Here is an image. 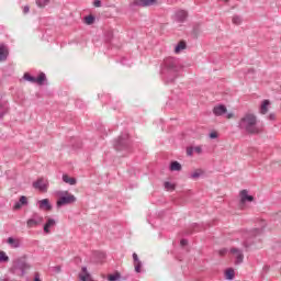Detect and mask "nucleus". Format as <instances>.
Masks as SVG:
<instances>
[{
	"mask_svg": "<svg viewBox=\"0 0 281 281\" xmlns=\"http://www.w3.org/2000/svg\"><path fill=\"white\" fill-rule=\"evenodd\" d=\"M115 150H126L128 148V143L126 142H116L114 144Z\"/></svg>",
	"mask_w": 281,
	"mask_h": 281,
	"instance_id": "22",
	"label": "nucleus"
},
{
	"mask_svg": "<svg viewBox=\"0 0 281 281\" xmlns=\"http://www.w3.org/2000/svg\"><path fill=\"white\" fill-rule=\"evenodd\" d=\"M128 139H131V135H128V134L125 132V133H122V134L119 136L117 142H128Z\"/></svg>",
	"mask_w": 281,
	"mask_h": 281,
	"instance_id": "28",
	"label": "nucleus"
},
{
	"mask_svg": "<svg viewBox=\"0 0 281 281\" xmlns=\"http://www.w3.org/2000/svg\"><path fill=\"white\" fill-rule=\"evenodd\" d=\"M165 189L166 190H175V184H172L170 182H165Z\"/></svg>",
	"mask_w": 281,
	"mask_h": 281,
	"instance_id": "35",
	"label": "nucleus"
},
{
	"mask_svg": "<svg viewBox=\"0 0 281 281\" xmlns=\"http://www.w3.org/2000/svg\"><path fill=\"white\" fill-rule=\"evenodd\" d=\"M66 195L60 196L57 200V207H63V205H71L76 203L77 199L74 194H70L69 192H65Z\"/></svg>",
	"mask_w": 281,
	"mask_h": 281,
	"instance_id": "6",
	"label": "nucleus"
},
{
	"mask_svg": "<svg viewBox=\"0 0 281 281\" xmlns=\"http://www.w3.org/2000/svg\"><path fill=\"white\" fill-rule=\"evenodd\" d=\"M134 269L136 273H142V261H137L136 263H134Z\"/></svg>",
	"mask_w": 281,
	"mask_h": 281,
	"instance_id": "33",
	"label": "nucleus"
},
{
	"mask_svg": "<svg viewBox=\"0 0 281 281\" xmlns=\"http://www.w3.org/2000/svg\"><path fill=\"white\" fill-rule=\"evenodd\" d=\"M10 52L8 50V46L0 45V60H8Z\"/></svg>",
	"mask_w": 281,
	"mask_h": 281,
	"instance_id": "18",
	"label": "nucleus"
},
{
	"mask_svg": "<svg viewBox=\"0 0 281 281\" xmlns=\"http://www.w3.org/2000/svg\"><path fill=\"white\" fill-rule=\"evenodd\" d=\"M226 117H227V120H232V117H234V113H227Z\"/></svg>",
	"mask_w": 281,
	"mask_h": 281,
	"instance_id": "47",
	"label": "nucleus"
},
{
	"mask_svg": "<svg viewBox=\"0 0 281 281\" xmlns=\"http://www.w3.org/2000/svg\"><path fill=\"white\" fill-rule=\"evenodd\" d=\"M56 226V220L52 218V217H48L47 218V222L45 223L44 225V233L45 234H52V227H55Z\"/></svg>",
	"mask_w": 281,
	"mask_h": 281,
	"instance_id": "15",
	"label": "nucleus"
},
{
	"mask_svg": "<svg viewBox=\"0 0 281 281\" xmlns=\"http://www.w3.org/2000/svg\"><path fill=\"white\" fill-rule=\"evenodd\" d=\"M193 153H196V155H201L203 153V149L201 146L193 147Z\"/></svg>",
	"mask_w": 281,
	"mask_h": 281,
	"instance_id": "36",
	"label": "nucleus"
},
{
	"mask_svg": "<svg viewBox=\"0 0 281 281\" xmlns=\"http://www.w3.org/2000/svg\"><path fill=\"white\" fill-rule=\"evenodd\" d=\"M29 269H31V266L30 263L25 262V259H16L15 261H13V265L10 268V273L23 278V276H25V271H27Z\"/></svg>",
	"mask_w": 281,
	"mask_h": 281,
	"instance_id": "4",
	"label": "nucleus"
},
{
	"mask_svg": "<svg viewBox=\"0 0 281 281\" xmlns=\"http://www.w3.org/2000/svg\"><path fill=\"white\" fill-rule=\"evenodd\" d=\"M181 71V64L175 57H168L164 60L161 66V76L167 85L179 78Z\"/></svg>",
	"mask_w": 281,
	"mask_h": 281,
	"instance_id": "2",
	"label": "nucleus"
},
{
	"mask_svg": "<svg viewBox=\"0 0 281 281\" xmlns=\"http://www.w3.org/2000/svg\"><path fill=\"white\" fill-rule=\"evenodd\" d=\"M180 245L181 247H186L188 245V239H181Z\"/></svg>",
	"mask_w": 281,
	"mask_h": 281,
	"instance_id": "42",
	"label": "nucleus"
},
{
	"mask_svg": "<svg viewBox=\"0 0 281 281\" xmlns=\"http://www.w3.org/2000/svg\"><path fill=\"white\" fill-rule=\"evenodd\" d=\"M201 175H203V170L198 169L195 170L193 173H191V179H199V177H201Z\"/></svg>",
	"mask_w": 281,
	"mask_h": 281,
	"instance_id": "31",
	"label": "nucleus"
},
{
	"mask_svg": "<svg viewBox=\"0 0 281 281\" xmlns=\"http://www.w3.org/2000/svg\"><path fill=\"white\" fill-rule=\"evenodd\" d=\"M157 3V0H135L133 5H137L138 8H150Z\"/></svg>",
	"mask_w": 281,
	"mask_h": 281,
	"instance_id": "12",
	"label": "nucleus"
},
{
	"mask_svg": "<svg viewBox=\"0 0 281 281\" xmlns=\"http://www.w3.org/2000/svg\"><path fill=\"white\" fill-rule=\"evenodd\" d=\"M193 154H194V147H189V148H187V155H188L189 157H192Z\"/></svg>",
	"mask_w": 281,
	"mask_h": 281,
	"instance_id": "37",
	"label": "nucleus"
},
{
	"mask_svg": "<svg viewBox=\"0 0 281 281\" xmlns=\"http://www.w3.org/2000/svg\"><path fill=\"white\" fill-rule=\"evenodd\" d=\"M23 79L26 80L27 82H32V85H44L45 83V80H47V76H45V72H41L38 75V77H32L30 75V72H25L24 76H23Z\"/></svg>",
	"mask_w": 281,
	"mask_h": 281,
	"instance_id": "5",
	"label": "nucleus"
},
{
	"mask_svg": "<svg viewBox=\"0 0 281 281\" xmlns=\"http://www.w3.org/2000/svg\"><path fill=\"white\" fill-rule=\"evenodd\" d=\"M213 113L217 117H221L222 115L227 114V108L223 104L216 105V106L213 108Z\"/></svg>",
	"mask_w": 281,
	"mask_h": 281,
	"instance_id": "14",
	"label": "nucleus"
},
{
	"mask_svg": "<svg viewBox=\"0 0 281 281\" xmlns=\"http://www.w3.org/2000/svg\"><path fill=\"white\" fill-rule=\"evenodd\" d=\"M34 281H41V276L38 273H35Z\"/></svg>",
	"mask_w": 281,
	"mask_h": 281,
	"instance_id": "48",
	"label": "nucleus"
},
{
	"mask_svg": "<svg viewBox=\"0 0 281 281\" xmlns=\"http://www.w3.org/2000/svg\"><path fill=\"white\" fill-rule=\"evenodd\" d=\"M269 106H271V101H269L267 99L263 100L259 108L260 115H267L269 113Z\"/></svg>",
	"mask_w": 281,
	"mask_h": 281,
	"instance_id": "13",
	"label": "nucleus"
},
{
	"mask_svg": "<svg viewBox=\"0 0 281 281\" xmlns=\"http://www.w3.org/2000/svg\"><path fill=\"white\" fill-rule=\"evenodd\" d=\"M132 258H133L134 263H136V262H139V261H140V260H139V257L137 256V254H136V252H134V254L132 255Z\"/></svg>",
	"mask_w": 281,
	"mask_h": 281,
	"instance_id": "40",
	"label": "nucleus"
},
{
	"mask_svg": "<svg viewBox=\"0 0 281 281\" xmlns=\"http://www.w3.org/2000/svg\"><path fill=\"white\" fill-rule=\"evenodd\" d=\"M94 22H95V16L93 15H88L85 18L86 25H93Z\"/></svg>",
	"mask_w": 281,
	"mask_h": 281,
	"instance_id": "27",
	"label": "nucleus"
},
{
	"mask_svg": "<svg viewBox=\"0 0 281 281\" xmlns=\"http://www.w3.org/2000/svg\"><path fill=\"white\" fill-rule=\"evenodd\" d=\"M60 270H61L60 266L54 267L55 273H60Z\"/></svg>",
	"mask_w": 281,
	"mask_h": 281,
	"instance_id": "44",
	"label": "nucleus"
},
{
	"mask_svg": "<svg viewBox=\"0 0 281 281\" xmlns=\"http://www.w3.org/2000/svg\"><path fill=\"white\" fill-rule=\"evenodd\" d=\"M23 207V204L21 202H15L13 210H21Z\"/></svg>",
	"mask_w": 281,
	"mask_h": 281,
	"instance_id": "39",
	"label": "nucleus"
},
{
	"mask_svg": "<svg viewBox=\"0 0 281 281\" xmlns=\"http://www.w3.org/2000/svg\"><path fill=\"white\" fill-rule=\"evenodd\" d=\"M225 254H227V248L220 250V256H225Z\"/></svg>",
	"mask_w": 281,
	"mask_h": 281,
	"instance_id": "43",
	"label": "nucleus"
},
{
	"mask_svg": "<svg viewBox=\"0 0 281 281\" xmlns=\"http://www.w3.org/2000/svg\"><path fill=\"white\" fill-rule=\"evenodd\" d=\"M267 227V221L265 220H259L257 222V227L252 228L251 231H248L245 233V241H244V247L245 249H249L251 245H254V238H258V236H262L265 234V229Z\"/></svg>",
	"mask_w": 281,
	"mask_h": 281,
	"instance_id": "3",
	"label": "nucleus"
},
{
	"mask_svg": "<svg viewBox=\"0 0 281 281\" xmlns=\"http://www.w3.org/2000/svg\"><path fill=\"white\" fill-rule=\"evenodd\" d=\"M7 243L10 245V247H12V249H19V247H21V240L14 237H9Z\"/></svg>",
	"mask_w": 281,
	"mask_h": 281,
	"instance_id": "16",
	"label": "nucleus"
},
{
	"mask_svg": "<svg viewBox=\"0 0 281 281\" xmlns=\"http://www.w3.org/2000/svg\"><path fill=\"white\" fill-rule=\"evenodd\" d=\"M239 196H240V202H239L240 207H243L246 203H251V201H254V196L249 195V191H247V189L241 190L239 193Z\"/></svg>",
	"mask_w": 281,
	"mask_h": 281,
	"instance_id": "8",
	"label": "nucleus"
},
{
	"mask_svg": "<svg viewBox=\"0 0 281 281\" xmlns=\"http://www.w3.org/2000/svg\"><path fill=\"white\" fill-rule=\"evenodd\" d=\"M2 281H8V280H2Z\"/></svg>",
	"mask_w": 281,
	"mask_h": 281,
	"instance_id": "49",
	"label": "nucleus"
},
{
	"mask_svg": "<svg viewBox=\"0 0 281 281\" xmlns=\"http://www.w3.org/2000/svg\"><path fill=\"white\" fill-rule=\"evenodd\" d=\"M40 210H46V212H49L52 210V204L49 203V199H43L38 201Z\"/></svg>",
	"mask_w": 281,
	"mask_h": 281,
	"instance_id": "17",
	"label": "nucleus"
},
{
	"mask_svg": "<svg viewBox=\"0 0 281 281\" xmlns=\"http://www.w3.org/2000/svg\"><path fill=\"white\" fill-rule=\"evenodd\" d=\"M183 49H186V42H180L176 48H175V53L176 54H181V52H183Z\"/></svg>",
	"mask_w": 281,
	"mask_h": 281,
	"instance_id": "25",
	"label": "nucleus"
},
{
	"mask_svg": "<svg viewBox=\"0 0 281 281\" xmlns=\"http://www.w3.org/2000/svg\"><path fill=\"white\" fill-rule=\"evenodd\" d=\"M33 188L35 190H40V192H47V189L49 188V182H47V180H44L43 178H40L35 182H33Z\"/></svg>",
	"mask_w": 281,
	"mask_h": 281,
	"instance_id": "7",
	"label": "nucleus"
},
{
	"mask_svg": "<svg viewBox=\"0 0 281 281\" xmlns=\"http://www.w3.org/2000/svg\"><path fill=\"white\" fill-rule=\"evenodd\" d=\"M22 205H27V198L25 195L20 196V200L18 201Z\"/></svg>",
	"mask_w": 281,
	"mask_h": 281,
	"instance_id": "34",
	"label": "nucleus"
},
{
	"mask_svg": "<svg viewBox=\"0 0 281 281\" xmlns=\"http://www.w3.org/2000/svg\"><path fill=\"white\" fill-rule=\"evenodd\" d=\"M231 254L235 257V265H243V261L245 260L243 250L238 248H231Z\"/></svg>",
	"mask_w": 281,
	"mask_h": 281,
	"instance_id": "10",
	"label": "nucleus"
},
{
	"mask_svg": "<svg viewBox=\"0 0 281 281\" xmlns=\"http://www.w3.org/2000/svg\"><path fill=\"white\" fill-rule=\"evenodd\" d=\"M9 105L5 101H0V120H3V116L8 113Z\"/></svg>",
	"mask_w": 281,
	"mask_h": 281,
	"instance_id": "19",
	"label": "nucleus"
},
{
	"mask_svg": "<svg viewBox=\"0 0 281 281\" xmlns=\"http://www.w3.org/2000/svg\"><path fill=\"white\" fill-rule=\"evenodd\" d=\"M268 120H271V121L276 120V114L273 113L269 114Z\"/></svg>",
	"mask_w": 281,
	"mask_h": 281,
	"instance_id": "46",
	"label": "nucleus"
},
{
	"mask_svg": "<svg viewBox=\"0 0 281 281\" xmlns=\"http://www.w3.org/2000/svg\"><path fill=\"white\" fill-rule=\"evenodd\" d=\"M47 3H49V0H36V5L38 8H45V5H47Z\"/></svg>",
	"mask_w": 281,
	"mask_h": 281,
	"instance_id": "32",
	"label": "nucleus"
},
{
	"mask_svg": "<svg viewBox=\"0 0 281 281\" xmlns=\"http://www.w3.org/2000/svg\"><path fill=\"white\" fill-rule=\"evenodd\" d=\"M232 21L234 25H240L243 23V18L240 15H234Z\"/></svg>",
	"mask_w": 281,
	"mask_h": 281,
	"instance_id": "30",
	"label": "nucleus"
},
{
	"mask_svg": "<svg viewBox=\"0 0 281 281\" xmlns=\"http://www.w3.org/2000/svg\"><path fill=\"white\" fill-rule=\"evenodd\" d=\"M209 137L211 139H216V137H218V134L216 132H212V133H210Z\"/></svg>",
	"mask_w": 281,
	"mask_h": 281,
	"instance_id": "41",
	"label": "nucleus"
},
{
	"mask_svg": "<svg viewBox=\"0 0 281 281\" xmlns=\"http://www.w3.org/2000/svg\"><path fill=\"white\" fill-rule=\"evenodd\" d=\"M186 19H188V11L180 9L175 12L173 21L177 23H186Z\"/></svg>",
	"mask_w": 281,
	"mask_h": 281,
	"instance_id": "11",
	"label": "nucleus"
},
{
	"mask_svg": "<svg viewBox=\"0 0 281 281\" xmlns=\"http://www.w3.org/2000/svg\"><path fill=\"white\" fill-rule=\"evenodd\" d=\"M27 12H30V7H29V5H25V7L23 8V13H24V14H27Z\"/></svg>",
	"mask_w": 281,
	"mask_h": 281,
	"instance_id": "45",
	"label": "nucleus"
},
{
	"mask_svg": "<svg viewBox=\"0 0 281 281\" xmlns=\"http://www.w3.org/2000/svg\"><path fill=\"white\" fill-rule=\"evenodd\" d=\"M234 276H235L234 269L229 268L225 271L226 280H234Z\"/></svg>",
	"mask_w": 281,
	"mask_h": 281,
	"instance_id": "26",
	"label": "nucleus"
},
{
	"mask_svg": "<svg viewBox=\"0 0 281 281\" xmlns=\"http://www.w3.org/2000/svg\"><path fill=\"white\" fill-rule=\"evenodd\" d=\"M10 261V257H8V255H5V251L1 250L0 251V262H9Z\"/></svg>",
	"mask_w": 281,
	"mask_h": 281,
	"instance_id": "29",
	"label": "nucleus"
},
{
	"mask_svg": "<svg viewBox=\"0 0 281 281\" xmlns=\"http://www.w3.org/2000/svg\"><path fill=\"white\" fill-rule=\"evenodd\" d=\"M109 281H122V274L120 272H115L114 274H109L108 276Z\"/></svg>",
	"mask_w": 281,
	"mask_h": 281,
	"instance_id": "24",
	"label": "nucleus"
},
{
	"mask_svg": "<svg viewBox=\"0 0 281 281\" xmlns=\"http://www.w3.org/2000/svg\"><path fill=\"white\" fill-rule=\"evenodd\" d=\"M93 5H94V8H102V1L94 0Z\"/></svg>",
	"mask_w": 281,
	"mask_h": 281,
	"instance_id": "38",
	"label": "nucleus"
},
{
	"mask_svg": "<svg viewBox=\"0 0 281 281\" xmlns=\"http://www.w3.org/2000/svg\"><path fill=\"white\" fill-rule=\"evenodd\" d=\"M170 170L171 172H181V165L179 164V161L175 160V161H171L170 164Z\"/></svg>",
	"mask_w": 281,
	"mask_h": 281,
	"instance_id": "21",
	"label": "nucleus"
},
{
	"mask_svg": "<svg viewBox=\"0 0 281 281\" xmlns=\"http://www.w3.org/2000/svg\"><path fill=\"white\" fill-rule=\"evenodd\" d=\"M37 225H43V216L34 214L33 218L27 220L26 226L32 229V227H37Z\"/></svg>",
	"mask_w": 281,
	"mask_h": 281,
	"instance_id": "9",
	"label": "nucleus"
},
{
	"mask_svg": "<svg viewBox=\"0 0 281 281\" xmlns=\"http://www.w3.org/2000/svg\"><path fill=\"white\" fill-rule=\"evenodd\" d=\"M238 128L245 131L248 135H260V133H263L265 131V125L258 124V116H256V114L246 113L238 121Z\"/></svg>",
	"mask_w": 281,
	"mask_h": 281,
	"instance_id": "1",
	"label": "nucleus"
},
{
	"mask_svg": "<svg viewBox=\"0 0 281 281\" xmlns=\"http://www.w3.org/2000/svg\"><path fill=\"white\" fill-rule=\"evenodd\" d=\"M63 182L64 183H69V186H76L77 180H76V178H70L69 176L64 175L63 176Z\"/></svg>",
	"mask_w": 281,
	"mask_h": 281,
	"instance_id": "23",
	"label": "nucleus"
},
{
	"mask_svg": "<svg viewBox=\"0 0 281 281\" xmlns=\"http://www.w3.org/2000/svg\"><path fill=\"white\" fill-rule=\"evenodd\" d=\"M81 271H82V273H79V279L81 281H89V278H91V273H89V271L87 270V267L83 266L81 268Z\"/></svg>",
	"mask_w": 281,
	"mask_h": 281,
	"instance_id": "20",
	"label": "nucleus"
}]
</instances>
